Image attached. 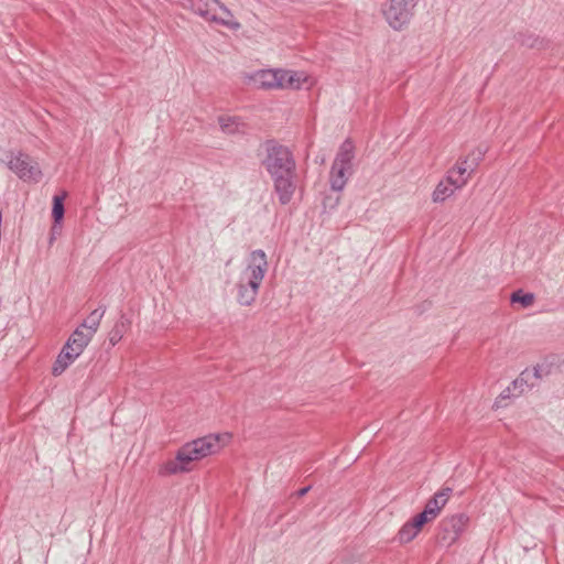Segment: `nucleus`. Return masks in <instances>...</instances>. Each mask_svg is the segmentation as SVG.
I'll list each match as a JSON object with an SVG mask.
<instances>
[{
	"instance_id": "nucleus-3",
	"label": "nucleus",
	"mask_w": 564,
	"mask_h": 564,
	"mask_svg": "<svg viewBox=\"0 0 564 564\" xmlns=\"http://www.w3.org/2000/svg\"><path fill=\"white\" fill-rule=\"evenodd\" d=\"M268 268L263 250L257 249L249 254L247 267L241 271L236 284L237 301L240 305L250 306L254 303Z\"/></svg>"
},
{
	"instance_id": "nucleus-23",
	"label": "nucleus",
	"mask_w": 564,
	"mask_h": 564,
	"mask_svg": "<svg viewBox=\"0 0 564 564\" xmlns=\"http://www.w3.org/2000/svg\"><path fill=\"white\" fill-rule=\"evenodd\" d=\"M410 521L419 531H421L422 528L424 527V524L432 522L433 519L429 514H426L424 511H422V512L417 513L416 516H414Z\"/></svg>"
},
{
	"instance_id": "nucleus-16",
	"label": "nucleus",
	"mask_w": 564,
	"mask_h": 564,
	"mask_svg": "<svg viewBox=\"0 0 564 564\" xmlns=\"http://www.w3.org/2000/svg\"><path fill=\"white\" fill-rule=\"evenodd\" d=\"M106 308L98 307L94 310L89 316L80 324L84 330L88 332L90 335H95L99 328L100 322L105 315Z\"/></svg>"
},
{
	"instance_id": "nucleus-28",
	"label": "nucleus",
	"mask_w": 564,
	"mask_h": 564,
	"mask_svg": "<svg viewBox=\"0 0 564 564\" xmlns=\"http://www.w3.org/2000/svg\"><path fill=\"white\" fill-rule=\"evenodd\" d=\"M534 376H535L536 378H539V377H540V375H539V370H538V369H534Z\"/></svg>"
},
{
	"instance_id": "nucleus-9",
	"label": "nucleus",
	"mask_w": 564,
	"mask_h": 564,
	"mask_svg": "<svg viewBox=\"0 0 564 564\" xmlns=\"http://www.w3.org/2000/svg\"><path fill=\"white\" fill-rule=\"evenodd\" d=\"M310 82V77L304 72H296L280 68L279 89H300L305 83Z\"/></svg>"
},
{
	"instance_id": "nucleus-13",
	"label": "nucleus",
	"mask_w": 564,
	"mask_h": 564,
	"mask_svg": "<svg viewBox=\"0 0 564 564\" xmlns=\"http://www.w3.org/2000/svg\"><path fill=\"white\" fill-rule=\"evenodd\" d=\"M482 156L484 151L479 150L477 154L473 153L458 160L453 169H455L456 172H459V174L468 181Z\"/></svg>"
},
{
	"instance_id": "nucleus-1",
	"label": "nucleus",
	"mask_w": 564,
	"mask_h": 564,
	"mask_svg": "<svg viewBox=\"0 0 564 564\" xmlns=\"http://www.w3.org/2000/svg\"><path fill=\"white\" fill-rule=\"evenodd\" d=\"M262 165L273 182L279 202L282 205L289 204L297 181L296 163L290 149L274 142L267 143Z\"/></svg>"
},
{
	"instance_id": "nucleus-19",
	"label": "nucleus",
	"mask_w": 564,
	"mask_h": 564,
	"mask_svg": "<svg viewBox=\"0 0 564 564\" xmlns=\"http://www.w3.org/2000/svg\"><path fill=\"white\" fill-rule=\"evenodd\" d=\"M220 129L228 134L239 131V122L236 117L221 116L218 118Z\"/></svg>"
},
{
	"instance_id": "nucleus-12",
	"label": "nucleus",
	"mask_w": 564,
	"mask_h": 564,
	"mask_svg": "<svg viewBox=\"0 0 564 564\" xmlns=\"http://www.w3.org/2000/svg\"><path fill=\"white\" fill-rule=\"evenodd\" d=\"M93 337V335H90L88 332L84 330L82 327L78 326L69 336L65 345L67 346V349H70L72 351H75V354H78L80 356V354L90 343Z\"/></svg>"
},
{
	"instance_id": "nucleus-24",
	"label": "nucleus",
	"mask_w": 564,
	"mask_h": 564,
	"mask_svg": "<svg viewBox=\"0 0 564 564\" xmlns=\"http://www.w3.org/2000/svg\"><path fill=\"white\" fill-rule=\"evenodd\" d=\"M123 336V324L119 325L117 324L113 329L110 333L109 340L112 346H115L117 343L121 340Z\"/></svg>"
},
{
	"instance_id": "nucleus-15",
	"label": "nucleus",
	"mask_w": 564,
	"mask_h": 564,
	"mask_svg": "<svg viewBox=\"0 0 564 564\" xmlns=\"http://www.w3.org/2000/svg\"><path fill=\"white\" fill-rule=\"evenodd\" d=\"M77 357H79L78 354H75V351H72L70 349H67V346L64 345L53 365L52 373L54 376L62 375Z\"/></svg>"
},
{
	"instance_id": "nucleus-8",
	"label": "nucleus",
	"mask_w": 564,
	"mask_h": 564,
	"mask_svg": "<svg viewBox=\"0 0 564 564\" xmlns=\"http://www.w3.org/2000/svg\"><path fill=\"white\" fill-rule=\"evenodd\" d=\"M243 83L257 89L273 90L279 89L280 68L259 69L254 72L243 73Z\"/></svg>"
},
{
	"instance_id": "nucleus-17",
	"label": "nucleus",
	"mask_w": 564,
	"mask_h": 564,
	"mask_svg": "<svg viewBox=\"0 0 564 564\" xmlns=\"http://www.w3.org/2000/svg\"><path fill=\"white\" fill-rule=\"evenodd\" d=\"M456 189L457 188H455L451 183H448L444 178L437 184L436 188L434 189L432 194V199L435 203L444 202L446 198L452 196Z\"/></svg>"
},
{
	"instance_id": "nucleus-25",
	"label": "nucleus",
	"mask_w": 564,
	"mask_h": 564,
	"mask_svg": "<svg viewBox=\"0 0 564 564\" xmlns=\"http://www.w3.org/2000/svg\"><path fill=\"white\" fill-rule=\"evenodd\" d=\"M61 234H62V224L54 221V224H53V226L51 228L48 243L53 245L55 239H56V237L59 236Z\"/></svg>"
},
{
	"instance_id": "nucleus-20",
	"label": "nucleus",
	"mask_w": 564,
	"mask_h": 564,
	"mask_svg": "<svg viewBox=\"0 0 564 564\" xmlns=\"http://www.w3.org/2000/svg\"><path fill=\"white\" fill-rule=\"evenodd\" d=\"M66 194L64 193L62 196L55 195L53 197V208H52V216L55 223H62L64 217V204L63 200L65 198Z\"/></svg>"
},
{
	"instance_id": "nucleus-7",
	"label": "nucleus",
	"mask_w": 564,
	"mask_h": 564,
	"mask_svg": "<svg viewBox=\"0 0 564 564\" xmlns=\"http://www.w3.org/2000/svg\"><path fill=\"white\" fill-rule=\"evenodd\" d=\"M469 523V517L466 513H456L444 518L440 523L438 541L442 545H453Z\"/></svg>"
},
{
	"instance_id": "nucleus-27",
	"label": "nucleus",
	"mask_w": 564,
	"mask_h": 564,
	"mask_svg": "<svg viewBox=\"0 0 564 564\" xmlns=\"http://www.w3.org/2000/svg\"><path fill=\"white\" fill-rule=\"evenodd\" d=\"M524 376H529V373H527V372H522L521 378H520V379H517V380L513 382V383H514V386H517L520 381H523V380H524Z\"/></svg>"
},
{
	"instance_id": "nucleus-18",
	"label": "nucleus",
	"mask_w": 564,
	"mask_h": 564,
	"mask_svg": "<svg viewBox=\"0 0 564 564\" xmlns=\"http://www.w3.org/2000/svg\"><path fill=\"white\" fill-rule=\"evenodd\" d=\"M420 531L412 524L409 520L405 522L398 532V541L401 544H405L411 542L414 538L417 536Z\"/></svg>"
},
{
	"instance_id": "nucleus-2",
	"label": "nucleus",
	"mask_w": 564,
	"mask_h": 564,
	"mask_svg": "<svg viewBox=\"0 0 564 564\" xmlns=\"http://www.w3.org/2000/svg\"><path fill=\"white\" fill-rule=\"evenodd\" d=\"M221 448L220 436L210 434L184 444L173 459L163 463L159 468L160 476H171L192 470V464Z\"/></svg>"
},
{
	"instance_id": "nucleus-22",
	"label": "nucleus",
	"mask_w": 564,
	"mask_h": 564,
	"mask_svg": "<svg viewBox=\"0 0 564 564\" xmlns=\"http://www.w3.org/2000/svg\"><path fill=\"white\" fill-rule=\"evenodd\" d=\"M445 180L457 189L464 187L468 182L465 177H463L459 174V172H456L455 169L453 167L447 172Z\"/></svg>"
},
{
	"instance_id": "nucleus-5",
	"label": "nucleus",
	"mask_w": 564,
	"mask_h": 564,
	"mask_svg": "<svg viewBox=\"0 0 564 564\" xmlns=\"http://www.w3.org/2000/svg\"><path fill=\"white\" fill-rule=\"evenodd\" d=\"M4 162L23 182L39 183L42 178V171L37 161L26 153L11 152Z\"/></svg>"
},
{
	"instance_id": "nucleus-4",
	"label": "nucleus",
	"mask_w": 564,
	"mask_h": 564,
	"mask_svg": "<svg viewBox=\"0 0 564 564\" xmlns=\"http://www.w3.org/2000/svg\"><path fill=\"white\" fill-rule=\"evenodd\" d=\"M355 158V145L351 140H345L333 162L329 183L333 191H343L348 178L354 173L352 160Z\"/></svg>"
},
{
	"instance_id": "nucleus-10",
	"label": "nucleus",
	"mask_w": 564,
	"mask_h": 564,
	"mask_svg": "<svg viewBox=\"0 0 564 564\" xmlns=\"http://www.w3.org/2000/svg\"><path fill=\"white\" fill-rule=\"evenodd\" d=\"M452 489L446 487L437 491L425 505L424 512L435 520L447 503Z\"/></svg>"
},
{
	"instance_id": "nucleus-21",
	"label": "nucleus",
	"mask_w": 564,
	"mask_h": 564,
	"mask_svg": "<svg viewBox=\"0 0 564 564\" xmlns=\"http://www.w3.org/2000/svg\"><path fill=\"white\" fill-rule=\"evenodd\" d=\"M511 302L520 303L523 307H529L534 302V295L532 293H523L521 290H519L512 293Z\"/></svg>"
},
{
	"instance_id": "nucleus-26",
	"label": "nucleus",
	"mask_w": 564,
	"mask_h": 564,
	"mask_svg": "<svg viewBox=\"0 0 564 564\" xmlns=\"http://www.w3.org/2000/svg\"><path fill=\"white\" fill-rule=\"evenodd\" d=\"M310 489H311V487H310V486H307V487H304V488L300 489V490L297 491V496H299V497H303V496H305V495L310 491Z\"/></svg>"
},
{
	"instance_id": "nucleus-6",
	"label": "nucleus",
	"mask_w": 564,
	"mask_h": 564,
	"mask_svg": "<svg viewBox=\"0 0 564 564\" xmlns=\"http://www.w3.org/2000/svg\"><path fill=\"white\" fill-rule=\"evenodd\" d=\"M414 7L415 0H388L382 13L391 28L401 30L410 22Z\"/></svg>"
},
{
	"instance_id": "nucleus-11",
	"label": "nucleus",
	"mask_w": 564,
	"mask_h": 564,
	"mask_svg": "<svg viewBox=\"0 0 564 564\" xmlns=\"http://www.w3.org/2000/svg\"><path fill=\"white\" fill-rule=\"evenodd\" d=\"M209 22H214L234 31L239 30L241 26L234 18L232 13L219 1L217 2V9H214L212 13Z\"/></svg>"
},
{
	"instance_id": "nucleus-14",
	"label": "nucleus",
	"mask_w": 564,
	"mask_h": 564,
	"mask_svg": "<svg viewBox=\"0 0 564 564\" xmlns=\"http://www.w3.org/2000/svg\"><path fill=\"white\" fill-rule=\"evenodd\" d=\"M218 0H184V7L209 21L214 9H217Z\"/></svg>"
}]
</instances>
